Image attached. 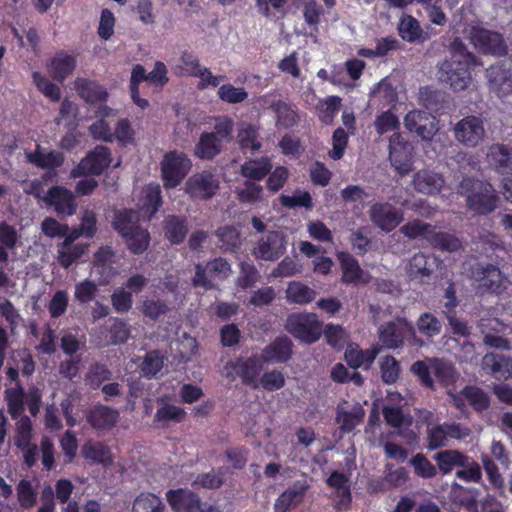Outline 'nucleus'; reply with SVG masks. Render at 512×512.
Listing matches in <instances>:
<instances>
[{
  "label": "nucleus",
  "mask_w": 512,
  "mask_h": 512,
  "mask_svg": "<svg viewBox=\"0 0 512 512\" xmlns=\"http://www.w3.org/2000/svg\"><path fill=\"white\" fill-rule=\"evenodd\" d=\"M162 500L150 492L140 493L134 500L132 512H164Z\"/></svg>",
  "instance_id": "obj_47"
},
{
  "label": "nucleus",
  "mask_w": 512,
  "mask_h": 512,
  "mask_svg": "<svg viewBox=\"0 0 512 512\" xmlns=\"http://www.w3.org/2000/svg\"><path fill=\"white\" fill-rule=\"evenodd\" d=\"M461 394L477 412H483L490 406L489 396L479 387L465 386Z\"/></svg>",
  "instance_id": "obj_54"
},
{
  "label": "nucleus",
  "mask_w": 512,
  "mask_h": 512,
  "mask_svg": "<svg viewBox=\"0 0 512 512\" xmlns=\"http://www.w3.org/2000/svg\"><path fill=\"white\" fill-rule=\"evenodd\" d=\"M410 370L417 377L419 384L431 391L436 389L432 374L443 387L453 385L457 379V373L453 365L440 358L417 360L411 365Z\"/></svg>",
  "instance_id": "obj_2"
},
{
  "label": "nucleus",
  "mask_w": 512,
  "mask_h": 512,
  "mask_svg": "<svg viewBox=\"0 0 512 512\" xmlns=\"http://www.w3.org/2000/svg\"><path fill=\"white\" fill-rule=\"evenodd\" d=\"M219 238L220 249L224 252H237L240 248L241 240L239 231L231 225L220 227L216 230Z\"/></svg>",
  "instance_id": "obj_49"
},
{
  "label": "nucleus",
  "mask_w": 512,
  "mask_h": 512,
  "mask_svg": "<svg viewBox=\"0 0 512 512\" xmlns=\"http://www.w3.org/2000/svg\"><path fill=\"white\" fill-rule=\"evenodd\" d=\"M222 151L220 138L213 132H203L194 148V155L201 160H213Z\"/></svg>",
  "instance_id": "obj_26"
},
{
  "label": "nucleus",
  "mask_w": 512,
  "mask_h": 512,
  "mask_svg": "<svg viewBox=\"0 0 512 512\" xmlns=\"http://www.w3.org/2000/svg\"><path fill=\"white\" fill-rule=\"evenodd\" d=\"M218 96L226 103L238 104L247 99L248 93L243 87H235L232 84H223L218 89Z\"/></svg>",
  "instance_id": "obj_63"
},
{
  "label": "nucleus",
  "mask_w": 512,
  "mask_h": 512,
  "mask_svg": "<svg viewBox=\"0 0 512 512\" xmlns=\"http://www.w3.org/2000/svg\"><path fill=\"white\" fill-rule=\"evenodd\" d=\"M453 132L459 143L468 148H475L484 140V122L478 116L469 115L455 124Z\"/></svg>",
  "instance_id": "obj_12"
},
{
  "label": "nucleus",
  "mask_w": 512,
  "mask_h": 512,
  "mask_svg": "<svg viewBox=\"0 0 512 512\" xmlns=\"http://www.w3.org/2000/svg\"><path fill=\"white\" fill-rule=\"evenodd\" d=\"M75 87L78 95L87 103H105L108 99V92L105 87L95 81L78 78L75 81Z\"/></svg>",
  "instance_id": "obj_24"
},
{
  "label": "nucleus",
  "mask_w": 512,
  "mask_h": 512,
  "mask_svg": "<svg viewBox=\"0 0 512 512\" xmlns=\"http://www.w3.org/2000/svg\"><path fill=\"white\" fill-rule=\"evenodd\" d=\"M237 142L243 152L250 151L255 153L261 148V143L258 141V131L256 127L251 124L241 128L237 135Z\"/></svg>",
  "instance_id": "obj_53"
},
{
  "label": "nucleus",
  "mask_w": 512,
  "mask_h": 512,
  "mask_svg": "<svg viewBox=\"0 0 512 512\" xmlns=\"http://www.w3.org/2000/svg\"><path fill=\"white\" fill-rule=\"evenodd\" d=\"M307 488L308 487L306 485L297 484L288 488L276 499L274 512H287L298 506L303 501Z\"/></svg>",
  "instance_id": "obj_30"
},
{
  "label": "nucleus",
  "mask_w": 512,
  "mask_h": 512,
  "mask_svg": "<svg viewBox=\"0 0 512 512\" xmlns=\"http://www.w3.org/2000/svg\"><path fill=\"white\" fill-rule=\"evenodd\" d=\"M432 228L433 225L414 219L401 226L400 232L409 239L422 237L428 242V236L431 234Z\"/></svg>",
  "instance_id": "obj_56"
},
{
  "label": "nucleus",
  "mask_w": 512,
  "mask_h": 512,
  "mask_svg": "<svg viewBox=\"0 0 512 512\" xmlns=\"http://www.w3.org/2000/svg\"><path fill=\"white\" fill-rule=\"evenodd\" d=\"M405 340L414 344H423V341L417 338L415 326L406 319L387 322L379 329V341L384 348H399L403 346Z\"/></svg>",
  "instance_id": "obj_3"
},
{
  "label": "nucleus",
  "mask_w": 512,
  "mask_h": 512,
  "mask_svg": "<svg viewBox=\"0 0 512 512\" xmlns=\"http://www.w3.org/2000/svg\"><path fill=\"white\" fill-rule=\"evenodd\" d=\"M489 157L499 173L512 174V149L504 144H496L491 147Z\"/></svg>",
  "instance_id": "obj_40"
},
{
  "label": "nucleus",
  "mask_w": 512,
  "mask_h": 512,
  "mask_svg": "<svg viewBox=\"0 0 512 512\" xmlns=\"http://www.w3.org/2000/svg\"><path fill=\"white\" fill-rule=\"evenodd\" d=\"M369 218L377 228L389 233L404 220V214L388 202H376L369 209Z\"/></svg>",
  "instance_id": "obj_15"
},
{
  "label": "nucleus",
  "mask_w": 512,
  "mask_h": 512,
  "mask_svg": "<svg viewBox=\"0 0 512 512\" xmlns=\"http://www.w3.org/2000/svg\"><path fill=\"white\" fill-rule=\"evenodd\" d=\"M472 274L478 287L490 294L502 295L510 284L505 274L493 264L478 265Z\"/></svg>",
  "instance_id": "obj_8"
},
{
  "label": "nucleus",
  "mask_w": 512,
  "mask_h": 512,
  "mask_svg": "<svg viewBox=\"0 0 512 512\" xmlns=\"http://www.w3.org/2000/svg\"><path fill=\"white\" fill-rule=\"evenodd\" d=\"M129 251L135 255L144 253L150 244V234L147 229L138 226L130 234L122 237Z\"/></svg>",
  "instance_id": "obj_41"
},
{
  "label": "nucleus",
  "mask_w": 512,
  "mask_h": 512,
  "mask_svg": "<svg viewBox=\"0 0 512 512\" xmlns=\"http://www.w3.org/2000/svg\"><path fill=\"white\" fill-rule=\"evenodd\" d=\"M377 354L378 350L376 348L362 350L357 344H355L348 346L344 353V358L347 364L353 369L360 367L369 369Z\"/></svg>",
  "instance_id": "obj_28"
},
{
  "label": "nucleus",
  "mask_w": 512,
  "mask_h": 512,
  "mask_svg": "<svg viewBox=\"0 0 512 512\" xmlns=\"http://www.w3.org/2000/svg\"><path fill=\"white\" fill-rule=\"evenodd\" d=\"M111 225L121 237L130 234L133 229L140 226L137 213L127 208L115 210Z\"/></svg>",
  "instance_id": "obj_35"
},
{
  "label": "nucleus",
  "mask_w": 512,
  "mask_h": 512,
  "mask_svg": "<svg viewBox=\"0 0 512 512\" xmlns=\"http://www.w3.org/2000/svg\"><path fill=\"white\" fill-rule=\"evenodd\" d=\"M118 412L105 405H96L87 415V421L95 429H110L118 418Z\"/></svg>",
  "instance_id": "obj_29"
},
{
  "label": "nucleus",
  "mask_w": 512,
  "mask_h": 512,
  "mask_svg": "<svg viewBox=\"0 0 512 512\" xmlns=\"http://www.w3.org/2000/svg\"><path fill=\"white\" fill-rule=\"evenodd\" d=\"M87 248L88 245L82 243H76L67 248L57 245V261L61 267L68 269L85 254Z\"/></svg>",
  "instance_id": "obj_51"
},
{
  "label": "nucleus",
  "mask_w": 512,
  "mask_h": 512,
  "mask_svg": "<svg viewBox=\"0 0 512 512\" xmlns=\"http://www.w3.org/2000/svg\"><path fill=\"white\" fill-rule=\"evenodd\" d=\"M252 252L257 259L276 261L286 252L285 236L281 232L270 231L257 241Z\"/></svg>",
  "instance_id": "obj_16"
},
{
  "label": "nucleus",
  "mask_w": 512,
  "mask_h": 512,
  "mask_svg": "<svg viewBox=\"0 0 512 512\" xmlns=\"http://www.w3.org/2000/svg\"><path fill=\"white\" fill-rule=\"evenodd\" d=\"M404 122L410 132L416 133L424 140L432 139L438 131L436 118L422 110H412L408 112Z\"/></svg>",
  "instance_id": "obj_18"
},
{
  "label": "nucleus",
  "mask_w": 512,
  "mask_h": 512,
  "mask_svg": "<svg viewBox=\"0 0 512 512\" xmlns=\"http://www.w3.org/2000/svg\"><path fill=\"white\" fill-rule=\"evenodd\" d=\"M82 455L85 459L107 467L113 463L110 448L102 442H88L82 447Z\"/></svg>",
  "instance_id": "obj_37"
},
{
  "label": "nucleus",
  "mask_w": 512,
  "mask_h": 512,
  "mask_svg": "<svg viewBox=\"0 0 512 512\" xmlns=\"http://www.w3.org/2000/svg\"><path fill=\"white\" fill-rule=\"evenodd\" d=\"M166 499L174 512H197L202 506L198 494L183 488L168 490Z\"/></svg>",
  "instance_id": "obj_19"
},
{
  "label": "nucleus",
  "mask_w": 512,
  "mask_h": 512,
  "mask_svg": "<svg viewBox=\"0 0 512 512\" xmlns=\"http://www.w3.org/2000/svg\"><path fill=\"white\" fill-rule=\"evenodd\" d=\"M5 400L7 402L8 413L12 419H20L24 411V389L17 383L16 388L5 391Z\"/></svg>",
  "instance_id": "obj_50"
},
{
  "label": "nucleus",
  "mask_w": 512,
  "mask_h": 512,
  "mask_svg": "<svg viewBox=\"0 0 512 512\" xmlns=\"http://www.w3.org/2000/svg\"><path fill=\"white\" fill-rule=\"evenodd\" d=\"M369 234L370 229L366 226L351 230L349 242L352 251L356 255L364 256L372 249V239L369 237Z\"/></svg>",
  "instance_id": "obj_43"
},
{
  "label": "nucleus",
  "mask_w": 512,
  "mask_h": 512,
  "mask_svg": "<svg viewBox=\"0 0 512 512\" xmlns=\"http://www.w3.org/2000/svg\"><path fill=\"white\" fill-rule=\"evenodd\" d=\"M459 189L460 193L466 197L468 209L476 214H490L498 206L499 197L489 182L465 177L460 182Z\"/></svg>",
  "instance_id": "obj_1"
},
{
  "label": "nucleus",
  "mask_w": 512,
  "mask_h": 512,
  "mask_svg": "<svg viewBox=\"0 0 512 512\" xmlns=\"http://www.w3.org/2000/svg\"><path fill=\"white\" fill-rule=\"evenodd\" d=\"M218 189L219 181L208 170L193 174L185 184V192L192 199L203 201L213 198Z\"/></svg>",
  "instance_id": "obj_14"
},
{
  "label": "nucleus",
  "mask_w": 512,
  "mask_h": 512,
  "mask_svg": "<svg viewBox=\"0 0 512 512\" xmlns=\"http://www.w3.org/2000/svg\"><path fill=\"white\" fill-rule=\"evenodd\" d=\"M272 170L271 159L263 156L259 159L248 160L240 167V174L251 180H263Z\"/></svg>",
  "instance_id": "obj_34"
},
{
  "label": "nucleus",
  "mask_w": 512,
  "mask_h": 512,
  "mask_svg": "<svg viewBox=\"0 0 512 512\" xmlns=\"http://www.w3.org/2000/svg\"><path fill=\"white\" fill-rule=\"evenodd\" d=\"M17 499L21 508L28 510L37 503V492L29 480L22 479L17 487Z\"/></svg>",
  "instance_id": "obj_58"
},
{
  "label": "nucleus",
  "mask_w": 512,
  "mask_h": 512,
  "mask_svg": "<svg viewBox=\"0 0 512 512\" xmlns=\"http://www.w3.org/2000/svg\"><path fill=\"white\" fill-rule=\"evenodd\" d=\"M225 483V469L223 467L211 469L209 472L198 474L193 485L204 489L216 490Z\"/></svg>",
  "instance_id": "obj_55"
},
{
  "label": "nucleus",
  "mask_w": 512,
  "mask_h": 512,
  "mask_svg": "<svg viewBox=\"0 0 512 512\" xmlns=\"http://www.w3.org/2000/svg\"><path fill=\"white\" fill-rule=\"evenodd\" d=\"M293 353V343L287 336H278L265 346L260 354L265 364L286 363Z\"/></svg>",
  "instance_id": "obj_20"
},
{
  "label": "nucleus",
  "mask_w": 512,
  "mask_h": 512,
  "mask_svg": "<svg viewBox=\"0 0 512 512\" xmlns=\"http://www.w3.org/2000/svg\"><path fill=\"white\" fill-rule=\"evenodd\" d=\"M32 440V422L31 419L23 415L16 423L15 445L18 449H23L31 443Z\"/></svg>",
  "instance_id": "obj_62"
},
{
  "label": "nucleus",
  "mask_w": 512,
  "mask_h": 512,
  "mask_svg": "<svg viewBox=\"0 0 512 512\" xmlns=\"http://www.w3.org/2000/svg\"><path fill=\"white\" fill-rule=\"evenodd\" d=\"M397 31L401 39L408 43H423L429 38L423 31L419 21L409 14L401 16L397 25Z\"/></svg>",
  "instance_id": "obj_23"
},
{
  "label": "nucleus",
  "mask_w": 512,
  "mask_h": 512,
  "mask_svg": "<svg viewBox=\"0 0 512 512\" xmlns=\"http://www.w3.org/2000/svg\"><path fill=\"white\" fill-rule=\"evenodd\" d=\"M381 378L385 384L391 385L394 384L400 374V365L399 362L393 356H386L381 364Z\"/></svg>",
  "instance_id": "obj_64"
},
{
  "label": "nucleus",
  "mask_w": 512,
  "mask_h": 512,
  "mask_svg": "<svg viewBox=\"0 0 512 512\" xmlns=\"http://www.w3.org/2000/svg\"><path fill=\"white\" fill-rule=\"evenodd\" d=\"M164 357L158 350L148 351L140 365L141 375L147 379L155 377L163 368Z\"/></svg>",
  "instance_id": "obj_52"
},
{
  "label": "nucleus",
  "mask_w": 512,
  "mask_h": 512,
  "mask_svg": "<svg viewBox=\"0 0 512 512\" xmlns=\"http://www.w3.org/2000/svg\"><path fill=\"white\" fill-rule=\"evenodd\" d=\"M260 277V273L253 263L243 261L239 264V275L235 282L236 287L246 291L254 287Z\"/></svg>",
  "instance_id": "obj_48"
},
{
  "label": "nucleus",
  "mask_w": 512,
  "mask_h": 512,
  "mask_svg": "<svg viewBox=\"0 0 512 512\" xmlns=\"http://www.w3.org/2000/svg\"><path fill=\"white\" fill-rule=\"evenodd\" d=\"M413 145L401 133H394L389 139V160L395 170L404 176L411 172L413 165Z\"/></svg>",
  "instance_id": "obj_9"
},
{
  "label": "nucleus",
  "mask_w": 512,
  "mask_h": 512,
  "mask_svg": "<svg viewBox=\"0 0 512 512\" xmlns=\"http://www.w3.org/2000/svg\"><path fill=\"white\" fill-rule=\"evenodd\" d=\"M383 417L387 425L392 428L398 429L397 434L403 436L401 428H408L412 424L410 415H405L402 408L397 406H384Z\"/></svg>",
  "instance_id": "obj_45"
},
{
  "label": "nucleus",
  "mask_w": 512,
  "mask_h": 512,
  "mask_svg": "<svg viewBox=\"0 0 512 512\" xmlns=\"http://www.w3.org/2000/svg\"><path fill=\"white\" fill-rule=\"evenodd\" d=\"M165 237L173 245L181 244L187 235L188 225L184 217L169 215L164 220Z\"/></svg>",
  "instance_id": "obj_32"
},
{
  "label": "nucleus",
  "mask_w": 512,
  "mask_h": 512,
  "mask_svg": "<svg viewBox=\"0 0 512 512\" xmlns=\"http://www.w3.org/2000/svg\"><path fill=\"white\" fill-rule=\"evenodd\" d=\"M47 206L53 207L58 216H72L77 202L74 194L64 186H52L43 198Z\"/></svg>",
  "instance_id": "obj_17"
},
{
  "label": "nucleus",
  "mask_w": 512,
  "mask_h": 512,
  "mask_svg": "<svg viewBox=\"0 0 512 512\" xmlns=\"http://www.w3.org/2000/svg\"><path fill=\"white\" fill-rule=\"evenodd\" d=\"M27 159L30 163L36 165L42 169H55L63 165L64 155L59 151L43 152L40 145L36 146V149L27 155Z\"/></svg>",
  "instance_id": "obj_33"
},
{
  "label": "nucleus",
  "mask_w": 512,
  "mask_h": 512,
  "mask_svg": "<svg viewBox=\"0 0 512 512\" xmlns=\"http://www.w3.org/2000/svg\"><path fill=\"white\" fill-rule=\"evenodd\" d=\"M477 65L458 60H444L439 65L438 79L454 92L464 91L472 80L470 69Z\"/></svg>",
  "instance_id": "obj_6"
},
{
  "label": "nucleus",
  "mask_w": 512,
  "mask_h": 512,
  "mask_svg": "<svg viewBox=\"0 0 512 512\" xmlns=\"http://www.w3.org/2000/svg\"><path fill=\"white\" fill-rule=\"evenodd\" d=\"M437 265L438 259L436 257L418 252L408 261L406 273L411 280H423L431 276Z\"/></svg>",
  "instance_id": "obj_22"
},
{
  "label": "nucleus",
  "mask_w": 512,
  "mask_h": 512,
  "mask_svg": "<svg viewBox=\"0 0 512 512\" xmlns=\"http://www.w3.org/2000/svg\"><path fill=\"white\" fill-rule=\"evenodd\" d=\"M279 200L284 207L289 209L304 207L311 210L313 208L312 197L308 191L296 190L292 196L282 194Z\"/></svg>",
  "instance_id": "obj_59"
},
{
  "label": "nucleus",
  "mask_w": 512,
  "mask_h": 512,
  "mask_svg": "<svg viewBox=\"0 0 512 512\" xmlns=\"http://www.w3.org/2000/svg\"><path fill=\"white\" fill-rule=\"evenodd\" d=\"M111 151L108 147L98 145L80 161L72 170L74 177L101 175L111 164Z\"/></svg>",
  "instance_id": "obj_11"
},
{
  "label": "nucleus",
  "mask_w": 512,
  "mask_h": 512,
  "mask_svg": "<svg viewBox=\"0 0 512 512\" xmlns=\"http://www.w3.org/2000/svg\"><path fill=\"white\" fill-rule=\"evenodd\" d=\"M483 364L491 370V373L497 379L512 377V359L509 357L488 353L483 358Z\"/></svg>",
  "instance_id": "obj_36"
},
{
  "label": "nucleus",
  "mask_w": 512,
  "mask_h": 512,
  "mask_svg": "<svg viewBox=\"0 0 512 512\" xmlns=\"http://www.w3.org/2000/svg\"><path fill=\"white\" fill-rule=\"evenodd\" d=\"M415 189L424 194L438 193L444 185L443 177L430 170H420L413 176Z\"/></svg>",
  "instance_id": "obj_27"
},
{
  "label": "nucleus",
  "mask_w": 512,
  "mask_h": 512,
  "mask_svg": "<svg viewBox=\"0 0 512 512\" xmlns=\"http://www.w3.org/2000/svg\"><path fill=\"white\" fill-rule=\"evenodd\" d=\"M316 297L315 290L311 289L307 285L292 281L288 284L286 290V298L288 302L295 304H308L311 303Z\"/></svg>",
  "instance_id": "obj_42"
},
{
  "label": "nucleus",
  "mask_w": 512,
  "mask_h": 512,
  "mask_svg": "<svg viewBox=\"0 0 512 512\" xmlns=\"http://www.w3.org/2000/svg\"><path fill=\"white\" fill-rule=\"evenodd\" d=\"M162 195L159 185L147 186L141 200V211L151 219L162 206Z\"/></svg>",
  "instance_id": "obj_44"
},
{
  "label": "nucleus",
  "mask_w": 512,
  "mask_h": 512,
  "mask_svg": "<svg viewBox=\"0 0 512 512\" xmlns=\"http://www.w3.org/2000/svg\"><path fill=\"white\" fill-rule=\"evenodd\" d=\"M428 237V243L440 251L456 252L462 248V242L455 234L436 231L434 226Z\"/></svg>",
  "instance_id": "obj_38"
},
{
  "label": "nucleus",
  "mask_w": 512,
  "mask_h": 512,
  "mask_svg": "<svg viewBox=\"0 0 512 512\" xmlns=\"http://www.w3.org/2000/svg\"><path fill=\"white\" fill-rule=\"evenodd\" d=\"M77 65L76 56L65 50H60L51 58L48 69L52 78L63 83L75 70Z\"/></svg>",
  "instance_id": "obj_21"
},
{
  "label": "nucleus",
  "mask_w": 512,
  "mask_h": 512,
  "mask_svg": "<svg viewBox=\"0 0 512 512\" xmlns=\"http://www.w3.org/2000/svg\"><path fill=\"white\" fill-rule=\"evenodd\" d=\"M186 411L178 406L165 403L158 407L154 415L153 422L158 427H168L170 423H180L184 420Z\"/></svg>",
  "instance_id": "obj_39"
},
{
  "label": "nucleus",
  "mask_w": 512,
  "mask_h": 512,
  "mask_svg": "<svg viewBox=\"0 0 512 512\" xmlns=\"http://www.w3.org/2000/svg\"><path fill=\"white\" fill-rule=\"evenodd\" d=\"M415 329L416 333L430 340L441 333L442 323L432 313L424 312L417 319Z\"/></svg>",
  "instance_id": "obj_46"
},
{
  "label": "nucleus",
  "mask_w": 512,
  "mask_h": 512,
  "mask_svg": "<svg viewBox=\"0 0 512 512\" xmlns=\"http://www.w3.org/2000/svg\"><path fill=\"white\" fill-rule=\"evenodd\" d=\"M341 98L329 96L318 106V116L321 122L330 124L340 110Z\"/></svg>",
  "instance_id": "obj_61"
},
{
  "label": "nucleus",
  "mask_w": 512,
  "mask_h": 512,
  "mask_svg": "<svg viewBox=\"0 0 512 512\" xmlns=\"http://www.w3.org/2000/svg\"><path fill=\"white\" fill-rule=\"evenodd\" d=\"M470 38L474 46L484 54L495 56L507 54V45L503 35L497 31L476 25L471 28Z\"/></svg>",
  "instance_id": "obj_10"
},
{
  "label": "nucleus",
  "mask_w": 512,
  "mask_h": 512,
  "mask_svg": "<svg viewBox=\"0 0 512 512\" xmlns=\"http://www.w3.org/2000/svg\"><path fill=\"white\" fill-rule=\"evenodd\" d=\"M265 108L271 110L275 115V125L282 129H292L300 122L298 107L289 100L272 97L266 94L261 98Z\"/></svg>",
  "instance_id": "obj_7"
},
{
  "label": "nucleus",
  "mask_w": 512,
  "mask_h": 512,
  "mask_svg": "<svg viewBox=\"0 0 512 512\" xmlns=\"http://www.w3.org/2000/svg\"><path fill=\"white\" fill-rule=\"evenodd\" d=\"M161 178L165 188L177 187L192 168V161L183 152H167L161 163Z\"/></svg>",
  "instance_id": "obj_5"
},
{
  "label": "nucleus",
  "mask_w": 512,
  "mask_h": 512,
  "mask_svg": "<svg viewBox=\"0 0 512 512\" xmlns=\"http://www.w3.org/2000/svg\"><path fill=\"white\" fill-rule=\"evenodd\" d=\"M433 459L436 461L439 471L443 474H449L455 467L465 466L468 456L458 450H443L437 452Z\"/></svg>",
  "instance_id": "obj_31"
},
{
  "label": "nucleus",
  "mask_w": 512,
  "mask_h": 512,
  "mask_svg": "<svg viewBox=\"0 0 512 512\" xmlns=\"http://www.w3.org/2000/svg\"><path fill=\"white\" fill-rule=\"evenodd\" d=\"M111 378L112 372L105 364L94 363L89 367L85 380L91 388L98 389L105 381H109Z\"/></svg>",
  "instance_id": "obj_57"
},
{
  "label": "nucleus",
  "mask_w": 512,
  "mask_h": 512,
  "mask_svg": "<svg viewBox=\"0 0 512 512\" xmlns=\"http://www.w3.org/2000/svg\"><path fill=\"white\" fill-rule=\"evenodd\" d=\"M342 270V282L344 284H356L363 278L364 271L358 260L349 252L339 251L336 254Z\"/></svg>",
  "instance_id": "obj_25"
},
{
  "label": "nucleus",
  "mask_w": 512,
  "mask_h": 512,
  "mask_svg": "<svg viewBox=\"0 0 512 512\" xmlns=\"http://www.w3.org/2000/svg\"><path fill=\"white\" fill-rule=\"evenodd\" d=\"M409 462L418 477L429 479L437 475V468L422 453L414 455Z\"/></svg>",
  "instance_id": "obj_60"
},
{
  "label": "nucleus",
  "mask_w": 512,
  "mask_h": 512,
  "mask_svg": "<svg viewBox=\"0 0 512 512\" xmlns=\"http://www.w3.org/2000/svg\"><path fill=\"white\" fill-rule=\"evenodd\" d=\"M285 329L296 339L313 344L322 335V323L314 313H293L288 316Z\"/></svg>",
  "instance_id": "obj_4"
},
{
  "label": "nucleus",
  "mask_w": 512,
  "mask_h": 512,
  "mask_svg": "<svg viewBox=\"0 0 512 512\" xmlns=\"http://www.w3.org/2000/svg\"><path fill=\"white\" fill-rule=\"evenodd\" d=\"M264 364L265 363L261 356L254 354L246 359L237 358L235 361H229L226 367L231 368L241 379L244 385L250 386L253 389H258V382Z\"/></svg>",
  "instance_id": "obj_13"
}]
</instances>
